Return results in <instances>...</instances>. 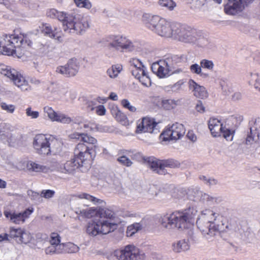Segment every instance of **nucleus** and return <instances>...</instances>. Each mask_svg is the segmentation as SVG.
Masks as SVG:
<instances>
[{
	"label": "nucleus",
	"instance_id": "1",
	"mask_svg": "<svg viewBox=\"0 0 260 260\" xmlns=\"http://www.w3.org/2000/svg\"><path fill=\"white\" fill-rule=\"evenodd\" d=\"M46 15L61 22L63 30L68 33L81 35L89 27L88 22L86 19L76 17L72 14L51 9L47 11Z\"/></svg>",
	"mask_w": 260,
	"mask_h": 260
},
{
	"label": "nucleus",
	"instance_id": "2",
	"mask_svg": "<svg viewBox=\"0 0 260 260\" xmlns=\"http://www.w3.org/2000/svg\"><path fill=\"white\" fill-rule=\"evenodd\" d=\"M32 44L26 36L23 38L15 35L0 36V53L18 58L24 55Z\"/></svg>",
	"mask_w": 260,
	"mask_h": 260
},
{
	"label": "nucleus",
	"instance_id": "3",
	"mask_svg": "<svg viewBox=\"0 0 260 260\" xmlns=\"http://www.w3.org/2000/svg\"><path fill=\"white\" fill-rule=\"evenodd\" d=\"M197 212L193 208H189L182 211L167 213L161 217L160 223L163 228L168 230L186 229L191 225V219Z\"/></svg>",
	"mask_w": 260,
	"mask_h": 260
},
{
	"label": "nucleus",
	"instance_id": "4",
	"mask_svg": "<svg viewBox=\"0 0 260 260\" xmlns=\"http://www.w3.org/2000/svg\"><path fill=\"white\" fill-rule=\"evenodd\" d=\"M89 150V148L83 144H77L75 149L74 157L67 161L63 166L60 167V171L63 173L73 174L79 168L85 167L88 169L93 159V157L88 152Z\"/></svg>",
	"mask_w": 260,
	"mask_h": 260
},
{
	"label": "nucleus",
	"instance_id": "5",
	"mask_svg": "<svg viewBox=\"0 0 260 260\" xmlns=\"http://www.w3.org/2000/svg\"><path fill=\"white\" fill-rule=\"evenodd\" d=\"M32 145L37 153L43 155L59 154L62 147L60 140L44 134L37 135L34 138Z\"/></svg>",
	"mask_w": 260,
	"mask_h": 260
},
{
	"label": "nucleus",
	"instance_id": "6",
	"mask_svg": "<svg viewBox=\"0 0 260 260\" xmlns=\"http://www.w3.org/2000/svg\"><path fill=\"white\" fill-rule=\"evenodd\" d=\"M215 213L206 210L197 220V224L203 236L207 239L212 240L224 231L223 224H216L213 222L215 219Z\"/></svg>",
	"mask_w": 260,
	"mask_h": 260
},
{
	"label": "nucleus",
	"instance_id": "7",
	"mask_svg": "<svg viewBox=\"0 0 260 260\" xmlns=\"http://www.w3.org/2000/svg\"><path fill=\"white\" fill-rule=\"evenodd\" d=\"M142 21L149 29L158 36L167 38L172 37L175 22L147 13L143 15Z\"/></svg>",
	"mask_w": 260,
	"mask_h": 260
},
{
	"label": "nucleus",
	"instance_id": "8",
	"mask_svg": "<svg viewBox=\"0 0 260 260\" xmlns=\"http://www.w3.org/2000/svg\"><path fill=\"white\" fill-rule=\"evenodd\" d=\"M106 218H100L98 221H90L86 225V233L90 236L100 234L106 235L113 232L116 228V224Z\"/></svg>",
	"mask_w": 260,
	"mask_h": 260
},
{
	"label": "nucleus",
	"instance_id": "9",
	"mask_svg": "<svg viewBox=\"0 0 260 260\" xmlns=\"http://www.w3.org/2000/svg\"><path fill=\"white\" fill-rule=\"evenodd\" d=\"M105 41L109 48L116 50L133 51L138 48L136 42H133L127 37L120 35L109 36L105 38Z\"/></svg>",
	"mask_w": 260,
	"mask_h": 260
},
{
	"label": "nucleus",
	"instance_id": "10",
	"mask_svg": "<svg viewBox=\"0 0 260 260\" xmlns=\"http://www.w3.org/2000/svg\"><path fill=\"white\" fill-rule=\"evenodd\" d=\"M75 213L84 218H90L94 216L100 218H106L113 220L115 214L113 211L107 208H88L87 207L76 208Z\"/></svg>",
	"mask_w": 260,
	"mask_h": 260
},
{
	"label": "nucleus",
	"instance_id": "11",
	"mask_svg": "<svg viewBox=\"0 0 260 260\" xmlns=\"http://www.w3.org/2000/svg\"><path fill=\"white\" fill-rule=\"evenodd\" d=\"M114 256L119 260H144L145 254L134 245H127L123 249L115 250Z\"/></svg>",
	"mask_w": 260,
	"mask_h": 260
},
{
	"label": "nucleus",
	"instance_id": "12",
	"mask_svg": "<svg viewBox=\"0 0 260 260\" xmlns=\"http://www.w3.org/2000/svg\"><path fill=\"white\" fill-rule=\"evenodd\" d=\"M208 126L213 137H219L222 135L228 141L233 140L234 131L223 127L221 122L217 119L210 118L208 122Z\"/></svg>",
	"mask_w": 260,
	"mask_h": 260
},
{
	"label": "nucleus",
	"instance_id": "13",
	"mask_svg": "<svg viewBox=\"0 0 260 260\" xmlns=\"http://www.w3.org/2000/svg\"><path fill=\"white\" fill-rule=\"evenodd\" d=\"M185 133L184 125L175 123L167 128L160 135L164 141L177 140L183 137Z\"/></svg>",
	"mask_w": 260,
	"mask_h": 260
},
{
	"label": "nucleus",
	"instance_id": "14",
	"mask_svg": "<svg viewBox=\"0 0 260 260\" xmlns=\"http://www.w3.org/2000/svg\"><path fill=\"white\" fill-rule=\"evenodd\" d=\"M224 12L229 15H236L241 12L253 0H227Z\"/></svg>",
	"mask_w": 260,
	"mask_h": 260
},
{
	"label": "nucleus",
	"instance_id": "15",
	"mask_svg": "<svg viewBox=\"0 0 260 260\" xmlns=\"http://www.w3.org/2000/svg\"><path fill=\"white\" fill-rule=\"evenodd\" d=\"M79 64L76 58L70 59L64 66H59L56 69V72L66 77L75 76L78 72Z\"/></svg>",
	"mask_w": 260,
	"mask_h": 260
},
{
	"label": "nucleus",
	"instance_id": "16",
	"mask_svg": "<svg viewBox=\"0 0 260 260\" xmlns=\"http://www.w3.org/2000/svg\"><path fill=\"white\" fill-rule=\"evenodd\" d=\"M33 210L27 209L21 212L11 210H5L4 212L5 217L10 222L15 224L23 223L32 213Z\"/></svg>",
	"mask_w": 260,
	"mask_h": 260
},
{
	"label": "nucleus",
	"instance_id": "17",
	"mask_svg": "<svg viewBox=\"0 0 260 260\" xmlns=\"http://www.w3.org/2000/svg\"><path fill=\"white\" fill-rule=\"evenodd\" d=\"M157 126V123L154 121V119L144 117L138 122L136 133L137 134L142 133L157 134L159 131L156 127Z\"/></svg>",
	"mask_w": 260,
	"mask_h": 260
},
{
	"label": "nucleus",
	"instance_id": "18",
	"mask_svg": "<svg viewBox=\"0 0 260 260\" xmlns=\"http://www.w3.org/2000/svg\"><path fill=\"white\" fill-rule=\"evenodd\" d=\"M43 110L51 121H56L64 124H69L72 121L71 117L64 114L56 112L51 107L45 106Z\"/></svg>",
	"mask_w": 260,
	"mask_h": 260
},
{
	"label": "nucleus",
	"instance_id": "19",
	"mask_svg": "<svg viewBox=\"0 0 260 260\" xmlns=\"http://www.w3.org/2000/svg\"><path fill=\"white\" fill-rule=\"evenodd\" d=\"M151 70L153 73L160 78L167 77L173 74L164 59L153 62L151 66Z\"/></svg>",
	"mask_w": 260,
	"mask_h": 260
},
{
	"label": "nucleus",
	"instance_id": "20",
	"mask_svg": "<svg viewBox=\"0 0 260 260\" xmlns=\"http://www.w3.org/2000/svg\"><path fill=\"white\" fill-rule=\"evenodd\" d=\"M128 62L133 76L135 78H140V76L144 74V70H146V68L142 62L138 58H132Z\"/></svg>",
	"mask_w": 260,
	"mask_h": 260
},
{
	"label": "nucleus",
	"instance_id": "21",
	"mask_svg": "<svg viewBox=\"0 0 260 260\" xmlns=\"http://www.w3.org/2000/svg\"><path fill=\"white\" fill-rule=\"evenodd\" d=\"M188 26L175 22L171 38L183 42Z\"/></svg>",
	"mask_w": 260,
	"mask_h": 260
},
{
	"label": "nucleus",
	"instance_id": "22",
	"mask_svg": "<svg viewBox=\"0 0 260 260\" xmlns=\"http://www.w3.org/2000/svg\"><path fill=\"white\" fill-rule=\"evenodd\" d=\"M189 85L190 89H192L193 91L194 96L201 99L207 98L208 94L204 86L198 85L192 80L189 81Z\"/></svg>",
	"mask_w": 260,
	"mask_h": 260
},
{
	"label": "nucleus",
	"instance_id": "23",
	"mask_svg": "<svg viewBox=\"0 0 260 260\" xmlns=\"http://www.w3.org/2000/svg\"><path fill=\"white\" fill-rule=\"evenodd\" d=\"M260 137V118L255 120L253 125L250 127V133L248 135L246 142H250L251 140L257 141Z\"/></svg>",
	"mask_w": 260,
	"mask_h": 260
},
{
	"label": "nucleus",
	"instance_id": "24",
	"mask_svg": "<svg viewBox=\"0 0 260 260\" xmlns=\"http://www.w3.org/2000/svg\"><path fill=\"white\" fill-rule=\"evenodd\" d=\"M149 166L153 171L160 175H166L168 173L167 169L162 167V161L155 158H149L148 160Z\"/></svg>",
	"mask_w": 260,
	"mask_h": 260
},
{
	"label": "nucleus",
	"instance_id": "25",
	"mask_svg": "<svg viewBox=\"0 0 260 260\" xmlns=\"http://www.w3.org/2000/svg\"><path fill=\"white\" fill-rule=\"evenodd\" d=\"M81 137L83 143H80L78 144H83L89 148H90L91 149H89L90 150H88V152H90V155L92 156V154L94 152L95 144L97 142L96 140L92 137L83 134H81Z\"/></svg>",
	"mask_w": 260,
	"mask_h": 260
},
{
	"label": "nucleus",
	"instance_id": "26",
	"mask_svg": "<svg viewBox=\"0 0 260 260\" xmlns=\"http://www.w3.org/2000/svg\"><path fill=\"white\" fill-rule=\"evenodd\" d=\"M168 65V67L171 70L173 74L178 73L182 72L181 69L175 70L177 64L180 62L181 59L177 56H173L170 57H167L164 59Z\"/></svg>",
	"mask_w": 260,
	"mask_h": 260
},
{
	"label": "nucleus",
	"instance_id": "27",
	"mask_svg": "<svg viewBox=\"0 0 260 260\" xmlns=\"http://www.w3.org/2000/svg\"><path fill=\"white\" fill-rule=\"evenodd\" d=\"M14 84L18 87L20 88L22 91L28 90L30 89V86L28 82L25 80V78L18 73L17 76L13 80Z\"/></svg>",
	"mask_w": 260,
	"mask_h": 260
},
{
	"label": "nucleus",
	"instance_id": "28",
	"mask_svg": "<svg viewBox=\"0 0 260 260\" xmlns=\"http://www.w3.org/2000/svg\"><path fill=\"white\" fill-rule=\"evenodd\" d=\"M18 72L14 69H12L10 67L7 66L4 64H0V73L12 80L17 76Z\"/></svg>",
	"mask_w": 260,
	"mask_h": 260
},
{
	"label": "nucleus",
	"instance_id": "29",
	"mask_svg": "<svg viewBox=\"0 0 260 260\" xmlns=\"http://www.w3.org/2000/svg\"><path fill=\"white\" fill-rule=\"evenodd\" d=\"M199 193L200 201L208 206L214 205L218 201V199L216 197L202 192H200Z\"/></svg>",
	"mask_w": 260,
	"mask_h": 260
},
{
	"label": "nucleus",
	"instance_id": "30",
	"mask_svg": "<svg viewBox=\"0 0 260 260\" xmlns=\"http://www.w3.org/2000/svg\"><path fill=\"white\" fill-rule=\"evenodd\" d=\"M188 241L185 239L179 240L173 245V250L175 252L185 251L189 249Z\"/></svg>",
	"mask_w": 260,
	"mask_h": 260
},
{
	"label": "nucleus",
	"instance_id": "31",
	"mask_svg": "<svg viewBox=\"0 0 260 260\" xmlns=\"http://www.w3.org/2000/svg\"><path fill=\"white\" fill-rule=\"evenodd\" d=\"M26 168L29 171L35 172H46L48 170V167L37 164L32 161H29L26 164Z\"/></svg>",
	"mask_w": 260,
	"mask_h": 260
},
{
	"label": "nucleus",
	"instance_id": "32",
	"mask_svg": "<svg viewBox=\"0 0 260 260\" xmlns=\"http://www.w3.org/2000/svg\"><path fill=\"white\" fill-rule=\"evenodd\" d=\"M12 131L13 127L11 124L5 122L0 123V139H6Z\"/></svg>",
	"mask_w": 260,
	"mask_h": 260
},
{
	"label": "nucleus",
	"instance_id": "33",
	"mask_svg": "<svg viewBox=\"0 0 260 260\" xmlns=\"http://www.w3.org/2000/svg\"><path fill=\"white\" fill-rule=\"evenodd\" d=\"M197 37H198V34L197 31L188 26L183 42L195 43L197 40Z\"/></svg>",
	"mask_w": 260,
	"mask_h": 260
},
{
	"label": "nucleus",
	"instance_id": "34",
	"mask_svg": "<svg viewBox=\"0 0 260 260\" xmlns=\"http://www.w3.org/2000/svg\"><path fill=\"white\" fill-rule=\"evenodd\" d=\"M197 37H198V34L197 31L188 26L183 42L195 43L197 40Z\"/></svg>",
	"mask_w": 260,
	"mask_h": 260
},
{
	"label": "nucleus",
	"instance_id": "35",
	"mask_svg": "<svg viewBox=\"0 0 260 260\" xmlns=\"http://www.w3.org/2000/svg\"><path fill=\"white\" fill-rule=\"evenodd\" d=\"M249 83L253 85L254 88L260 91V74L257 73H249Z\"/></svg>",
	"mask_w": 260,
	"mask_h": 260
},
{
	"label": "nucleus",
	"instance_id": "36",
	"mask_svg": "<svg viewBox=\"0 0 260 260\" xmlns=\"http://www.w3.org/2000/svg\"><path fill=\"white\" fill-rule=\"evenodd\" d=\"M122 69V68L121 65H113L111 68L107 70L106 73L110 78H115L118 76Z\"/></svg>",
	"mask_w": 260,
	"mask_h": 260
},
{
	"label": "nucleus",
	"instance_id": "37",
	"mask_svg": "<svg viewBox=\"0 0 260 260\" xmlns=\"http://www.w3.org/2000/svg\"><path fill=\"white\" fill-rule=\"evenodd\" d=\"M60 237L56 233H52L50 235L49 242L52 245L63 248L64 244L60 243Z\"/></svg>",
	"mask_w": 260,
	"mask_h": 260
},
{
	"label": "nucleus",
	"instance_id": "38",
	"mask_svg": "<svg viewBox=\"0 0 260 260\" xmlns=\"http://www.w3.org/2000/svg\"><path fill=\"white\" fill-rule=\"evenodd\" d=\"M78 197L80 199H84L89 201L94 204H100L104 202L103 200L99 199L86 193H81L78 195Z\"/></svg>",
	"mask_w": 260,
	"mask_h": 260
},
{
	"label": "nucleus",
	"instance_id": "39",
	"mask_svg": "<svg viewBox=\"0 0 260 260\" xmlns=\"http://www.w3.org/2000/svg\"><path fill=\"white\" fill-rule=\"evenodd\" d=\"M56 30V29L55 28L53 29L49 24L46 23L45 24H43L42 31L44 34L49 35V36L52 38L55 39V37H58L56 36V32H55Z\"/></svg>",
	"mask_w": 260,
	"mask_h": 260
},
{
	"label": "nucleus",
	"instance_id": "40",
	"mask_svg": "<svg viewBox=\"0 0 260 260\" xmlns=\"http://www.w3.org/2000/svg\"><path fill=\"white\" fill-rule=\"evenodd\" d=\"M158 5L162 7H165L172 11L176 6V3L173 0H159L158 2Z\"/></svg>",
	"mask_w": 260,
	"mask_h": 260
},
{
	"label": "nucleus",
	"instance_id": "41",
	"mask_svg": "<svg viewBox=\"0 0 260 260\" xmlns=\"http://www.w3.org/2000/svg\"><path fill=\"white\" fill-rule=\"evenodd\" d=\"M162 106L166 110H170L174 108L176 105V102L172 99H164L161 101Z\"/></svg>",
	"mask_w": 260,
	"mask_h": 260
},
{
	"label": "nucleus",
	"instance_id": "42",
	"mask_svg": "<svg viewBox=\"0 0 260 260\" xmlns=\"http://www.w3.org/2000/svg\"><path fill=\"white\" fill-rule=\"evenodd\" d=\"M161 161L162 167L164 169H167V168H175L178 167L179 166V164L177 161H174L173 159L163 160Z\"/></svg>",
	"mask_w": 260,
	"mask_h": 260
},
{
	"label": "nucleus",
	"instance_id": "43",
	"mask_svg": "<svg viewBox=\"0 0 260 260\" xmlns=\"http://www.w3.org/2000/svg\"><path fill=\"white\" fill-rule=\"evenodd\" d=\"M63 248H64L65 251L68 253H76L79 250V247L73 243L69 242L67 244H64Z\"/></svg>",
	"mask_w": 260,
	"mask_h": 260
},
{
	"label": "nucleus",
	"instance_id": "44",
	"mask_svg": "<svg viewBox=\"0 0 260 260\" xmlns=\"http://www.w3.org/2000/svg\"><path fill=\"white\" fill-rule=\"evenodd\" d=\"M63 248L56 246L55 245H52L47 247L45 249V253L47 254H53L55 253H60L62 252Z\"/></svg>",
	"mask_w": 260,
	"mask_h": 260
},
{
	"label": "nucleus",
	"instance_id": "45",
	"mask_svg": "<svg viewBox=\"0 0 260 260\" xmlns=\"http://www.w3.org/2000/svg\"><path fill=\"white\" fill-rule=\"evenodd\" d=\"M32 239V236L29 232L22 231L20 236L19 238V241L24 244L29 243Z\"/></svg>",
	"mask_w": 260,
	"mask_h": 260
},
{
	"label": "nucleus",
	"instance_id": "46",
	"mask_svg": "<svg viewBox=\"0 0 260 260\" xmlns=\"http://www.w3.org/2000/svg\"><path fill=\"white\" fill-rule=\"evenodd\" d=\"M200 64L202 68L209 71H212L214 67V64L212 60L206 59H202L200 61Z\"/></svg>",
	"mask_w": 260,
	"mask_h": 260
},
{
	"label": "nucleus",
	"instance_id": "47",
	"mask_svg": "<svg viewBox=\"0 0 260 260\" xmlns=\"http://www.w3.org/2000/svg\"><path fill=\"white\" fill-rule=\"evenodd\" d=\"M8 144L10 147H16L18 144V140L15 135L11 133L9 136L6 138Z\"/></svg>",
	"mask_w": 260,
	"mask_h": 260
},
{
	"label": "nucleus",
	"instance_id": "48",
	"mask_svg": "<svg viewBox=\"0 0 260 260\" xmlns=\"http://www.w3.org/2000/svg\"><path fill=\"white\" fill-rule=\"evenodd\" d=\"M140 78H136L139 80L142 84L145 86H148L150 85L151 82L149 77H148L146 70H144V74L140 76Z\"/></svg>",
	"mask_w": 260,
	"mask_h": 260
},
{
	"label": "nucleus",
	"instance_id": "49",
	"mask_svg": "<svg viewBox=\"0 0 260 260\" xmlns=\"http://www.w3.org/2000/svg\"><path fill=\"white\" fill-rule=\"evenodd\" d=\"M141 228L139 223H135L127 227L126 234L128 236H132L135 233L138 232Z\"/></svg>",
	"mask_w": 260,
	"mask_h": 260
},
{
	"label": "nucleus",
	"instance_id": "50",
	"mask_svg": "<svg viewBox=\"0 0 260 260\" xmlns=\"http://www.w3.org/2000/svg\"><path fill=\"white\" fill-rule=\"evenodd\" d=\"M76 6L80 8H85L90 9L91 8V4L88 0H75Z\"/></svg>",
	"mask_w": 260,
	"mask_h": 260
},
{
	"label": "nucleus",
	"instance_id": "51",
	"mask_svg": "<svg viewBox=\"0 0 260 260\" xmlns=\"http://www.w3.org/2000/svg\"><path fill=\"white\" fill-rule=\"evenodd\" d=\"M121 105L125 109H128L132 112H135L137 110V108L131 105L130 102L126 99H123L121 101Z\"/></svg>",
	"mask_w": 260,
	"mask_h": 260
},
{
	"label": "nucleus",
	"instance_id": "52",
	"mask_svg": "<svg viewBox=\"0 0 260 260\" xmlns=\"http://www.w3.org/2000/svg\"><path fill=\"white\" fill-rule=\"evenodd\" d=\"M117 161L122 165L130 167L133 164V162L126 156L122 155L120 157H119L117 158Z\"/></svg>",
	"mask_w": 260,
	"mask_h": 260
},
{
	"label": "nucleus",
	"instance_id": "53",
	"mask_svg": "<svg viewBox=\"0 0 260 260\" xmlns=\"http://www.w3.org/2000/svg\"><path fill=\"white\" fill-rule=\"evenodd\" d=\"M22 230L21 229H13L12 228L10 229V234L9 235V237L13 238H18L20 236V234L22 232Z\"/></svg>",
	"mask_w": 260,
	"mask_h": 260
},
{
	"label": "nucleus",
	"instance_id": "54",
	"mask_svg": "<svg viewBox=\"0 0 260 260\" xmlns=\"http://www.w3.org/2000/svg\"><path fill=\"white\" fill-rule=\"evenodd\" d=\"M1 108L3 110L10 113H13L15 109V106L14 105L7 104L5 103H1Z\"/></svg>",
	"mask_w": 260,
	"mask_h": 260
},
{
	"label": "nucleus",
	"instance_id": "55",
	"mask_svg": "<svg viewBox=\"0 0 260 260\" xmlns=\"http://www.w3.org/2000/svg\"><path fill=\"white\" fill-rule=\"evenodd\" d=\"M55 194V191L50 190V189H47V190H43L41 191V196L42 197H43L45 199H50L52 198Z\"/></svg>",
	"mask_w": 260,
	"mask_h": 260
},
{
	"label": "nucleus",
	"instance_id": "56",
	"mask_svg": "<svg viewBox=\"0 0 260 260\" xmlns=\"http://www.w3.org/2000/svg\"><path fill=\"white\" fill-rule=\"evenodd\" d=\"M190 71L194 74H196L197 75H199V74L202 73V67L200 65L194 63L190 66Z\"/></svg>",
	"mask_w": 260,
	"mask_h": 260
},
{
	"label": "nucleus",
	"instance_id": "57",
	"mask_svg": "<svg viewBox=\"0 0 260 260\" xmlns=\"http://www.w3.org/2000/svg\"><path fill=\"white\" fill-rule=\"evenodd\" d=\"M26 114L27 116L30 117L31 118L36 119L39 116V113L38 111H34L30 107L26 109Z\"/></svg>",
	"mask_w": 260,
	"mask_h": 260
},
{
	"label": "nucleus",
	"instance_id": "58",
	"mask_svg": "<svg viewBox=\"0 0 260 260\" xmlns=\"http://www.w3.org/2000/svg\"><path fill=\"white\" fill-rule=\"evenodd\" d=\"M195 43L199 47H204L207 45L208 41L205 38L198 36V37H197V40Z\"/></svg>",
	"mask_w": 260,
	"mask_h": 260
},
{
	"label": "nucleus",
	"instance_id": "59",
	"mask_svg": "<svg viewBox=\"0 0 260 260\" xmlns=\"http://www.w3.org/2000/svg\"><path fill=\"white\" fill-rule=\"evenodd\" d=\"M196 110L200 113H204L205 111V108L201 101H198L196 105Z\"/></svg>",
	"mask_w": 260,
	"mask_h": 260
},
{
	"label": "nucleus",
	"instance_id": "60",
	"mask_svg": "<svg viewBox=\"0 0 260 260\" xmlns=\"http://www.w3.org/2000/svg\"><path fill=\"white\" fill-rule=\"evenodd\" d=\"M96 112L99 115H104L106 112V109L103 105H100L96 107Z\"/></svg>",
	"mask_w": 260,
	"mask_h": 260
},
{
	"label": "nucleus",
	"instance_id": "61",
	"mask_svg": "<svg viewBox=\"0 0 260 260\" xmlns=\"http://www.w3.org/2000/svg\"><path fill=\"white\" fill-rule=\"evenodd\" d=\"M195 4L196 7L200 8L203 6L206 2V0H192Z\"/></svg>",
	"mask_w": 260,
	"mask_h": 260
},
{
	"label": "nucleus",
	"instance_id": "62",
	"mask_svg": "<svg viewBox=\"0 0 260 260\" xmlns=\"http://www.w3.org/2000/svg\"><path fill=\"white\" fill-rule=\"evenodd\" d=\"M117 191H118V193L121 197H124L125 196L129 195V192L127 191V190L126 188H123L120 187L118 190Z\"/></svg>",
	"mask_w": 260,
	"mask_h": 260
},
{
	"label": "nucleus",
	"instance_id": "63",
	"mask_svg": "<svg viewBox=\"0 0 260 260\" xmlns=\"http://www.w3.org/2000/svg\"><path fill=\"white\" fill-rule=\"evenodd\" d=\"M242 98V94L239 92H235L232 96V99L233 101H237L240 100Z\"/></svg>",
	"mask_w": 260,
	"mask_h": 260
},
{
	"label": "nucleus",
	"instance_id": "64",
	"mask_svg": "<svg viewBox=\"0 0 260 260\" xmlns=\"http://www.w3.org/2000/svg\"><path fill=\"white\" fill-rule=\"evenodd\" d=\"M187 137L192 142L196 141L197 139L196 136L192 131H189L186 135Z\"/></svg>",
	"mask_w": 260,
	"mask_h": 260
}]
</instances>
